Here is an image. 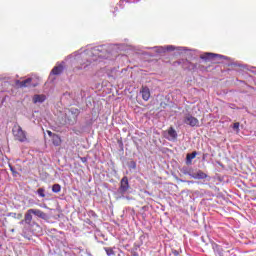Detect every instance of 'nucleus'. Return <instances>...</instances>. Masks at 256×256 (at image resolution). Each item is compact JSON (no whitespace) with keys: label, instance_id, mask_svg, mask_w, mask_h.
Here are the masks:
<instances>
[{"label":"nucleus","instance_id":"11","mask_svg":"<svg viewBox=\"0 0 256 256\" xmlns=\"http://www.w3.org/2000/svg\"><path fill=\"white\" fill-rule=\"evenodd\" d=\"M140 93L142 95L143 101H147L148 99L151 98V91L149 90L148 87H142L140 90Z\"/></svg>","mask_w":256,"mask_h":256},{"label":"nucleus","instance_id":"13","mask_svg":"<svg viewBox=\"0 0 256 256\" xmlns=\"http://www.w3.org/2000/svg\"><path fill=\"white\" fill-rule=\"evenodd\" d=\"M180 172L183 173V175H189V177H193V168L189 166H183L180 169Z\"/></svg>","mask_w":256,"mask_h":256},{"label":"nucleus","instance_id":"15","mask_svg":"<svg viewBox=\"0 0 256 256\" xmlns=\"http://www.w3.org/2000/svg\"><path fill=\"white\" fill-rule=\"evenodd\" d=\"M197 157V152H192L190 154H187L186 156V164L187 165H191L193 159H195Z\"/></svg>","mask_w":256,"mask_h":256},{"label":"nucleus","instance_id":"27","mask_svg":"<svg viewBox=\"0 0 256 256\" xmlns=\"http://www.w3.org/2000/svg\"><path fill=\"white\" fill-rule=\"evenodd\" d=\"M83 161H85V158H82Z\"/></svg>","mask_w":256,"mask_h":256},{"label":"nucleus","instance_id":"1","mask_svg":"<svg viewBox=\"0 0 256 256\" xmlns=\"http://www.w3.org/2000/svg\"><path fill=\"white\" fill-rule=\"evenodd\" d=\"M105 46L94 47L91 50H86L77 56V61L80 64L76 69H87L89 65H91L92 61H99V59H103L105 55H103V50Z\"/></svg>","mask_w":256,"mask_h":256},{"label":"nucleus","instance_id":"14","mask_svg":"<svg viewBox=\"0 0 256 256\" xmlns=\"http://www.w3.org/2000/svg\"><path fill=\"white\" fill-rule=\"evenodd\" d=\"M31 81H33V79H31V78H28L24 81H19L18 80L16 82V85H19V87H29V86H31Z\"/></svg>","mask_w":256,"mask_h":256},{"label":"nucleus","instance_id":"17","mask_svg":"<svg viewBox=\"0 0 256 256\" xmlns=\"http://www.w3.org/2000/svg\"><path fill=\"white\" fill-rule=\"evenodd\" d=\"M52 143L55 147H59V145H61V137H59V135L55 134L52 137Z\"/></svg>","mask_w":256,"mask_h":256},{"label":"nucleus","instance_id":"10","mask_svg":"<svg viewBox=\"0 0 256 256\" xmlns=\"http://www.w3.org/2000/svg\"><path fill=\"white\" fill-rule=\"evenodd\" d=\"M207 173L203 172V170H197L196 172H192V179H207Z\"/></svg>","mask_w":256,"mask_h":256},{"label":"nucleus","instance_id":"8","mask_svg":"<svg viewBox=\"0 0 256 256\" xmlns=\"http://www.w3.org/2000/svg\"><path fill=\"white\" fill-rule=\"evenodd\" d=\"M24 222L26 225H33V212L31 209L27 210L24 215Z\"/></svg>","mask_w":256,"mask_h":256},{"label":"nucleus","instance_id":"18","mask_svg":"<svg viewBox=\"0 0 256 256\" xmlns=\"http://www.w3.org/2000/svg\"><path fill=\"white\" fill-rule=\"evenodd\" d=\"M52 191H53V193H60V192H61V185H59V184H54V185L52 186Z\"/></svg>","mask_w":256,"mask_h":256},{"label":"nucleus","instance_id":"20","mask_svg":"<svg viewBox=\"0 0 256 256\" xmlns=\"http://www.w3.org/2000/svg\"><path fill=\"white\" fill-rule=\"evenodd\" d=\"M128 167H129V169H137V162L131 160V161L128 163Z\"/></svg>","mask_w":256,"mask_h":256},{"label":"nucleus","instance_id":"19","mask_svg":"<svg viewBox=\"0 0 256 256\" xmlns=\"http://www.w3.org/2000/svg\"><path fill=\"white\" fill-rule=\"evenodd\" d=\"M104 250L108 256L115 255V251H113V248L111 247H105Z\"/></svg>","mask_w":256,"mask_h":256},{"label":"nucleus","instance_id":"23","mask_svg":"<svg viewBox=\"0 0 256 256\" xmlns=\"http://www.w3.org/2000/svg\"><path fill=\"white\" fill-rule=\"evenodd\" d=\"M47 133H48L49 137H51V139L53 136H55V133L51 132L50 130H48Z\"/></svg>","mask_w":256,"mask_h":256},{"label":"nucleus","instance_id":"7","mask_svg":"<svg viewBox=\"0 0 256 256\" xmlns=\"http://www.w3.org/2000/svg\"><path fill=\"white\" fill-rule=\"evenodd\" d=\"M168 141H175L177 140V131L175 128L170 127L167 131V135L165 136Z\"/></svg>","mask_w":256,"mask_h":256},{"label":"nucleus","instance_id":"29","mask_svg":"<svg viewBox=\"0 0 256 256\" xmlns=\"http://www.w3.org/2000/svg\"><path fill=\"white\" fill-rule=\"evenodd\" d=\"M189 183H193V181H190Z\"/></svg>","mask_w":256,"mask_h":256},{"label":"nucleus","instance_id":"9","mask_svg":"<svg viewBox=\"0 0 256 256\" xmlns=\"http://www.w3.org/2000/svg\"><path fill=\"white\" fill-rule=\"evenodd\" d=\"M156 53H167V51H174L175 50V46H166V47H163V46H156L154 47Z\"/></svg>","mask_w":256,"mask_h":256},{"label":"nucleus","instance_id":"22","mask_svg":"<svg viewBox=\"0 0 256 256\" xmlns=\"http://www.w3.org/2000/svg\"><path fill=\"white\" fill-rule=\"evenodd\" d=\"M239 125V122H235L232 126V129H234L236 133H239Z\"/></svg>","mask_w":256,"mask_h":256},{"label":"nucleus","instance_id":"4","mask_svg":"<svg viewBox=\"0 0 256 256\" xmlns=\"http://www.w3.org/2000/svg\"><path fill=\"white\" fill-rule=\"evenodd\" d=\"M200 59H203L204 61H215L216 59H227V57L220 54L207 52L202 54Z\"/></svg>","mask_w":256,"mask_h":256},{"label":"nucleus","instance_id":"26","mask_svg":"<svg viewBox=\"0 0 256 256\" xmlns=\"http://www.w3.org/2000/svg\"><path fill=\"white\" fill-rule=\"evenodd\" d=\"M173 253H174L175 255H179V252H177V251H174Z\"/></svg>","mask_w":256,"mask_h":256},{"label":"nucleus","instance_id":"24","mask_svg":"<svg viewBox=\"0 0 256 256\" xmlns=\"http://www.w3.org/2000/svg\"><path fill=\"white\" fill-rule=\"evenodd\" d=\"M10 170L12 171V173H15V170L13 169V166H10Z\"/></svg>","mask_w":256,"mask_h":256},{"label":"nucleus","instance_id":"5","mask_svg":"<svg viewBox=\"0 0 256 256\" xmlns=\"http://www.w3.org/2000/svg\"><path fill=\"white\" fill-rule=\"evenodd\" d=\"M127 191H129V178H127V176H124L120 181L118 193H120V195H125Z\"/></svg>","mask_w":256,"mask_h":256},{"label":"nucleus","instance_id":"21","mask_svg":"<svg viewBox=\"0 0 256 256\" xmlns=\"http://www.w3.org/2000/svg\"><path fill=\"white\" fill-rule=\"evenodd\" d=\"M37 195H39V197H45V188H39L37 190Z\"/></svg>","mask_w":256,"mask_h":256},{"label":"nucleus","instance_id":"28","mask_svg":"<svg viewBox=\"0 0 256 256\" xmlns=\"http://www.w3.org/2000/svg\"><path fill=\"white\" fill-rule=\"evenodd\" d=\"M83 161H85V158H82Z\"/></svg>","mask_w":256,"mask_h":256},{"label":"nucleus","instance_id":"12","mask_svg":"<svg viewBox=\"0 0 256 256\" xmlns=\"http://www.w3.org/2000/svg\"><path fill=\"white\" fill-rule=\"evenodd\" d=\"M32 211V214L36 217H39L40 219H47V214L40 209H30Z\"/></svg>","mask_w":256,"mask_h":256},{"label":"nucleus","instance_id":"3","mask_svg":"<svg viewBox=\"0 0 256 256\" xmlns=\"http://www.w3.org/2000/svg\"><path fill=\"white\" fill-rule=\"evenodd\" d=\"M183 123H185V125H189V127H199V119L191 114H186L184 116Z\"/></svg>","mask_w":256,"mask_h":256},{"label":"nucleus","instance_id":"25","mask_svg":"<svg viewBox=\"0 0 256 256\" xmlns=\"http://www.w3.org/2000/svg\"><path fill=\"white\" fill-rule=\"evenodd\" d=\"M25 223V220L20 221V225H23Z\"/></svg>","mask_w":256,"mask_h":256},{"label":"nucleus","instance_id":"2","mask_svg":"<svg viewBox=\"0 0 256 256\" xmlns=\"http://www.w3.org/2000/svg\"><path fill=\"white\" fill-rule=\"evenodd\" d=\"M14 139L20 143H25L27 141V133L23 131V128L19 124L14 125L12 129Z\"/></svg>","mask_w":256,"mask_h":256},{"label":"nucleus","instance_id":"16","mask_svg":"<svg viewBox=\"0 0 256 256\" xmlns=\"http://www.w3.org/2000/svg\"><path fill=\"white\" fill-rule=\"evenodd\" d=\"M61 73H63V65L55 66L52 69V75H61Z\"/></svg>","mask_w":256,"mask_h":256},{"label":"nucleus","instance_id":"6","mask_svg":"<svg viewBox=\"0 0 256 256\" xmlns=\"http://www.w3.org/2000/svg\"><path fill=\"white\" fill-rule=\"evenodd\" d=\"M47 96L45 94H36L32 97V103L37 105L38 103H45Z\"/></svg>","mask_w":256,"mask_h":256}]
</instances>
